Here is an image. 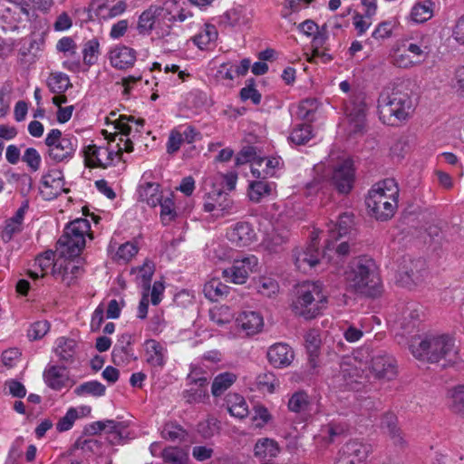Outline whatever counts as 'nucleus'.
I'll use <instances>...</instances> for the list:
<instances>
[{
    "instance_id": "1",
    "label": "nucleus",
    "mask_w": 464,
    "mask_h": 464,
    "mask_svg": "<svg viewBox=\"0 0 464 464\" xmlns=\"http://www.w3.org/2000/svg\"><path fill=\"white\" fill-rule=\"evenodd\" d=\"M346 283L357 294L375 297L382 292V279L375 261L367 256L354 257L344 272Z\"/></svg>"
},
{
    "instance_id": "2",
    "label": "nucleus",
    "mask_w": 464,
    "mask_h": 464,
    "mask_svg": "<svg viewBox=\"0 0 464 464\" xmlns=\"http://www.w3.org/2000/svg\"><path fill=\"white\" fill-rule=\"evenodd\" d=\"M413 111V104L407 87L403 83L390 84L378 99L380 120L391 126L406 121Z\"/></svg>"
},
{
    "instance_id": "3",
    "label": "nucleus",
    "mask_w": 464,
    "mask_h": 464,
    "mask_svg": "<svg viewBox=\"0 0 464 464\" xmlns=\"http://www.w3.org/2000/svg\"><path fill=\"white\" fill-rule=\"evenodd\" d=\"M328 295L320 281H304L297 285L291 309L295 315L311 320L326 308Z\"/></svg>"
},
{
    "instance_id": "4",
    "label": "nucleus",
    "mask_w": 464,
    "mask_h": 464,
    "mask_svg": "<svg viewBox=\"0 0 464 464\" xmlns=\"http://www.w3.org/2000/svg\"><path fill=\"white\" fill-rule=\"evenodd\" d=\"M410 350L416 359L430 363L441 360L454 363L457 357L453 339L445 334L427 335L424 338L414 336L411 340Z\"/></svg>"
},
{
    "instance_id": "5",
    "label": "nucleus",
    "mask_w": 464,
    "mask_h": 464,
    "mask_svg": "<svg viewBox=\"0 0 464 464\" xmlns=\"http://www.w3.org/2000/svg\"><path fill=\"white\" fill-rule=\"evenodd\" d=\"M398 196L399 188L395 180L386 179L373 186L365 203L376 219L385 221L393 217L398 207Z\"/></svg>"
},
{
    "instance_id": "6",
    "label": "nucleus",
    "mask_w": 464,
    "mask_h": 464,
    "mask_svg": "<svg viewBox=\"0 0 464 464\" xmlns=\"http://www.w3.org/2000/svg\"><path fill=\"white\" fill-rule=\"evenodd\" d=\"M46 155L54 163L68 162L78 148V140L71 134H63L58 129L51 130L45 137Z\"/></svg>"
},
{
    "instance_id": "7",
    "label": "nucleus",
    "mask_w": 464,
    "mask_h": 464,
    "mask_svg": "<svg viewBox=\"0 0 464 464\" xmlns=\"http://www.w3.org/2000/svg\"><path fill=\"white\" fill-rule=\"evenodd\" d=\"M90 229V222L84 218L69 223L57 242L61 247H64L63 254L70 258L78 256L85 246V236Z\"/></svg>"
},
{
    "instance_id": "8",
    "label": "nucleus",
    "mask_w": 464,
    "mask_h": 464,
    "mask_svg": "<svg viewBox=\"0 0 464 464\" xmlns=\"http://www.w3.org/2000/svg\"><path fill=\"white\" fill-rule=\"evenodd\" d=\"M175 20L176 15L169 8L151 5L140 15L137 28L140 34L150 33L157 26L169 29Z\"/></svg>"
},
{
    "instance_id": "9",
    "label": "nucleus",
    "mask_w": 464,
    "mask_h": 464,
    "mask_svg": "<svg viewBox=\"0 0 464 464\" xmlns=\"http://www.w3.org/2000/svg\"><path fill=\"white\" fill-rule=\"evenodd\" d=\"M372 451V446L359 440L346 442L339 451L334 464H365Z\"/></svg>"
},
{
    "instance_id": "10",
    "label": "nucleus",
    "mask_w": 464,
    "mask_h": 464,
    "mask_svg": "<svg viewBox=\"0 0 464 464\" xmlns=\"http://www.w3.org/2000/svg\"><path fill=\"white\" fill-rule=\"evenodd\" d=\"M256 265L257 259L254 256L235 260L231 267L223 270L222 275L227 282L241 285L246 283Z\"/></svg>"
},
{
    "instance_id": "11",
    "label": "nucleus",
    "mask_w": 464,
    "mask_h": 464,
    "mask_svg": "<svg viewBox=\"0 0 464 464\" xmlns=\"http://www.w3.org/2000/svg\"><path fill=\"white\" fill-rule=\"evenodd\" d=\"M203 208L206 212H213L216 218H221L231 213L233 209V200L227 193L214 189L208 193Z\"/></svg>"
},
{
    "instance_id": "12",
    "label": "nucleus",
    "mask_w": 464,
    "mask_h": 464,
    "mask_svg": "<svg viewBox=\"0 0 464 464\" xmlns=\"http://www.w3.org/2000/svg\"><path fill=\"white\" fill-rule=\"evenodd\" d=\"M85 165L89 168L105 169L112 164L114 150L94 144L88 145L83 150Z\"/></svg>"
},
{
    "instance_id": "13",
    "label": "nucleus",
    "mask_w": 464,
    "mask_h": 464,
    "mask_svg": "<svg viewBox=\"0 0 464 464\" xmlns=\"http://www.w3.org/2000/svg\"><path fill=\"white\" fill-rule=\"evenodd\" d=\"M396 369L395 359L385 353L372 356L369 367L370 372L375 378L387 380H392L396 376Z\"/></svg>"
},
{
    "instance_id": "14",
    "label": "nucleus",
    "mask_w": 464,
    "mask_h": 464,
    "mask_svg": "<svg viewBox=\"0 0 464 464\" xmlns=\"http://www.w3.org/2000/svg\"><path fill=\"white\" fill-rule=\"evenodd\" d=\"M43 190L41 191L46 199H52L63 192L68 193L69 189L64 188V178L63 172L58 169H51L43 175L41 179Z\"/></svg>"
},
{
    "instance_id": "15",
    "label": "nucleus",
    "mask_w": 464,
    "mask_h": 464,
    "mask_svg": "<svg viewBox=\"0 0 464 464\" xmlns=\"http://www.w3.org/2000/svg\"><path fill=\"white\" fill-rule=\"evenodd\" d=\"M318 243L314 238L306 248H295L293 252V259L297 269L304 272L319 263L320 252Z\"/></svg>"
},
{
    "instance_id": "16",
    "label": "nucleus",
    "mask_w": 464,
    "mask_h": 464,
    "mask_svg": "<svg viewBox=\"0 0 464 464\" xmlns=\"http://www.w3.org/2000/svg\"><path fill=\"white\" fill-rule=\"evenodd\" d=\"M398 272L401 280L405 276L406 283L412 282L417 284L422 280L426 273V262L421 258L411 259V257H403Z\"/></svg>"
},
{
    "instance_id": "17",
    "label": "nucleus",
    "mask_w": 464,
    "mask_h": 464,
    "mask_svg": "<svg viewBox=\"0 0 464 464\" xmlns=\"http://www.w3.org/2000/svg\"><path fill=\"white\" fill-rule=\"evenodd\" d=\"M353 181L354 169L351 161L345 160L334 169L332 182L340 193L347 194L350 192Z\"/></svg>"
},
{
    "instance_id": "18",
    "label": "nucleus",
    "mask_w": 464,
    "mask_h": 464,
    "mask_svg": "<svg viewBox=\"0 0 464 464\" xmlns=\"http://www.w3.org/2000/svg\"><path fill=\"white\" fill-rule=\"evenodd\" d=\"M227 237L234 246L243 247L255 241L256 233L248 222L239 221L227 232Z\"/></svg>"
},
{
    "instance_id": "19",
    "label": "nucleus",
    "mask_w": 464,
    "mask_h": 464,
    "mask_svg": "<svg viewBox=\"0 0 464 464\" xmlns=\"http://www.w3.org/2000/svg\"><path fill=\"white\" fill-rule=\"evenodd\" d=\"M267 359L271 365L276 368H283L291 364L294 360V352L285 343H278L269 347Z\"/></svg>"
},
{
    "instance_id": "20",
    "label": "nucleus",
    "mask_w": 464,
    "mask_h": 464,
    "mask_svg": "<svg viewBox=\"0 0 464 464\" xmlns=\"http://www.w3.org/2000/svg\"><path fill=\"white\" fill-rule=\"evenodd\" d=\"M235 324L238 330L249 336L261 330L263 326V318L256 312H243L237 317Z\"/></svg>"
},
{
    "instance_id": "21",
    "label": "nucleus",
    "mask_w": 464,
    "mask_h": 464,
    "mask_svg": "<svg viewBox=\"0 0 464 464\" xmlns=\"http://www.w3.org/2000/svg\"><path fill=\"white\" fill-rule=\"evenodd\" d=\"M144 346L147 363L161 370L166 363V348L154 339L147 340Z\"/></svg>"
},
{
    "instance_id": "22",
    "label": "nucleus",
    "mask_w": 464,
    "mask_h": 464,
    "mask_svg": "<svg viewBox=\"0 0 464 464\" xmlns=\"http://www.w3.org/2000/svg\"><path fill=\"white\" fill-rule=\"evenodd\" d=\"M111 64L117 69L131 67L136 61V52L127 46H116L110 53Z\"/></svg>"
},
{
    "instance_id": "23",
    "label": "nucleus",
    "mask_w": 464,
    "mask_h": 464,
    "mask_svg": "<svg viewBox=\"0 0 464 464\" xmlns=\"http://www.w3.org/2000/svg\"><path fill=\"white\" fill-rule=\"evenodd\" d=\"M340 371L345 381L357 382L359 379L367 377L362 362L356 357H343L340 363Z\"/></svg>"
},
{
    "instance_id": "24",
    "label": "nucleus",
    "mask_w": 464,
    "mask_h": 464,
    "mask_svg": "<svg viewBox=\"0 0 464 464\" xmlns=\"http://www.w3.org/2000/svg\"><path fill=\"white\" fill-rule=\"evenodd\" d=\"M139 199L146 202L150 207L155 208L160 202L162 194L160 191V185L155 182H146L140 185L138 189Z\"/></svg>"
},
{
    "instance_id": "25",
    "label": "nucleus",
    "mask_w": 464,
    "mask_h": 464,
    "mask_svg": "<svg viewBox=\"0 0 464 464\" xmlns=\"http://www.w3.org/2000/svg\"><path fill=\"white\" fill-rule=\"evenodd\" d=\"M225 403L228 412L238 419L248 415V407L243 396L237 393H228L226 396Z\"/></svg>"
},
{
    "instance_id": "26",
    "label": "nucleus",
    "mask_w": 464,
    "mask_h": 464,
    "mask_svg": "<svg viewBox=\"0 0 464 464\" xmlns=\"http://www.w3.org/2000/svg\"><path fill=\"white\" fill-rule=\"evenodd\" d=\"M63 370L64 368L63 367L53 365L44 371V381L53 390L59 391L66 385L68 378L63 373Z\"/></svg>"
},
{
    "instance_id": "27",
    "label": "nucleus",
    "mask_w": 464,
    "mask_h": 464,
    "mask_svg": "<svg viewBox=\"0 0 464 464\" xmlns=\"http://www.w3.org/2000/svg\"><path fill=\"white\" fill-rule=\"evenodd\" d=\"M76 342L72 339L61 337L57 340L55 354L65 363H72L76 353Z\"/></svg>"
},
{
    "instance_id": "28",
    "label": "nucleus",
    "mask_w": 464,
    "mask_h": 464,
    "mask_svg": "<svg viewBox=\"0 0 464 464\" xmlns=\"http://www.w3.org/2000/svg\"><path fill=\"white\" fill-rule=\"evenodd\" d=\"M351 129L353 133H361L365 128V105L360 103L352 109L347 108Z\"/></svg>"
},
{
    "instance_id": "29",
    "label": "nucleus",
    "mask_w": 464,
    "mask_h": 464,
    "mask_svg": "<svg viewBox=\"0 0 464 464\" xmlns=\"http://www.w3.org/2000/svg\"><path fill=\"white\" fill-rule=\"evenodd\" d=\"M236 381L237 375L233 372H226L219 373L214 378L212 382V395L214 397L222 395Z\"/></svg>"
},
{
    "instance_id": "30",
    "label": "nucleus",
    "mask_w": 464,
    "mask_h": 464,
    "mask_svg": "<svg viewBox=\"0 0 464 464\" xmlns=\"http://www.w3.org/2000/svg\"><path fill=\"white\" fill-rule=\"evenodd\" d=\"M279 452L277 443L271 439H261L257 440L254 448L255 456L260 459H270L276 457Z\"/></svg>"
},
{
    "instance_id": "31",
    "label": "nucleus",
    "mask_w": 464,
    "mask_h": 464,
    "mask_svg": "<svg viewBox=\"0 0 464 464\" xmlns=\"http://www.w3.org/2000/svg\"><path fill=\"white\" fill-rule=\"evenodd\" d=\"M433 3L424 0L414 5L411 12V19L416 23H424L433 15Z\"/></svg>"
},
{
    "instance_id": "32",
    "label": "nucleus",
    "mask_w": 464,
    "mask_h": 464,
    "mask_svg": "<svg viewBox=\"0 0 464 464\" xmlns=\"http://www.w3.org/2000/svg\"><path fill=\"white\" fill-rule=\"evenodd\" d=\"M114 0H106L96 7L97 14L102 18L115 17L121 14L126 9V4L123 1H118L111 5Z\"/></svg>"
},
{
    "instance_id": "33",
    "label": "nucleus",
    "mask_w": 464,
    "mask_h": 464,
    "mask_svg": "<svg viewBox=\"0 0 464 464\" xmlns=\"http://www.w3.org/2000/svg\"><path fill=\"white\" fill-rule=\"evenodd\" d=\"M288 240V234L285 231L278 232L274 231L269 234L263 244L265 248L270 253H279L284 249V245Z\"/></svg>"
},
{
    "instance_id": "34",
    "label": "nucleus",
    "mask_w": 464,
    "mask_h": 464,
    "mask_svg": "<svg viewBox=\"0 0 464 464\" xmlns=\"http://www.w3.org/2000/svg\"><path fill=\"white\" fill-rule=\"evenodd\" d=\"M47 85L53 93L61 94L72 86L67 74L63 72L51 73L47 79Z\"/></svg>"
},
{
    "instance_id": "35",
    "label": "nucleus",
    "mask_w": 464,
    "mask_h": 464,
    "mask_svg": "<svg viewBox=\"0 0 464 464\" xmlns=\"http://www.w3.org/2000/svg\"><path fill=\"white\" fill-rule=\"evenodd\" d=\"M205 296L211 301H218L228 293V287L218 279L206 283L203 288Z\"/></svg>"
},
{
    "instance_id": "36",
    "label": "nucleus",
    "mask_w": 464,
    "mask_h": 464,
    "mask_svg": "<svg viewBox=\"0 0 464 464\" xmlns=\"http://www.w3.org/2000/svg\"><path fill=\"white\" fill-rule=\"evenodd\" d=\"M272 191V184L265 180L254 181L249 185L248 197L253 202H259Z\"/></svg>"
},
{
    "instance_id": "37",
    "label": "nucleus",
    "mask_w": 464,
    "mask_h": 464,
    "mask_svg": "<svg viewBox=\"0 0 464 464\" xmlns=\"http://www.w3.org/2000/svg\"><path fill=\"white\" fill-rule=\"evenodd\" d=\"M106 387L98 381L86 382L74 389V393L78 396L92 395L100 397L104 395Z\"/></svg>"
},
{
    "instance_id": "38",
    "label": "nucleus",
    "mask_w": 464,
    "mask_h": 464,
    "mask_svg": "<svg viewBox=\"0 0 464 464\" xmlns=\"http://www.w3.org/2000/svg\"><path fill=\"white\" fill-rule=\"evenodd\" d=\"M353 226V216L352 214L343 213L339 216L337 223L334 225L335 229H330L331 237L337 238L347 235Z\"/></svg>"
},
{
    "instance_id": "39",
    "label": "nucleus",
    "mask_w": 464,
    "mask_h": 464,
    "mask_svg": "<svg viewBox=\"0 0 464 464\" xmlns=\"http://www.w3.org/2000/svg\"><path fill=\"white\" fill-rule=\"evenodd\" d=\"M313 137V130L310 124H300L294 128L289 140L296 145L306 144Z\"/></svg>"
},
{
    "instance_id": "40",
    "label": "nucleus",
    "mask_w": 464,
    "mask_h": 464,
    "mask_svg": "<svg viewBox=\"0 0 464 464\" xmlns=\"http://www.w3.org/2000/svg\"><path fill=\"white\" fill-rule=\"evenodd\" d=\"M112 362L117 366H123L130 363V361L136 360L132 348L122 346H114L111 353Z\"/></svg>"
},
{
    "instance_id": "41",
    "label": "nucleus",
    "mask_w": 464,
    "mask_h": 464,
    "mask_svg": "<svg viewBox=\"0 0 464 464\" xmlns=\"http://www.w3.org/2000/svg\"><path fill=\"white\" fill-rule=\"evenodd\" d=\"M309 398L306 392L300 391L295 392L288 401V409L293 412H303L307 411Z\"/></svg>"
},
{
    "instance_id": "42",
    "label": "nucleus",
    "mask_w": 464,
    "mask_h": 464,
    "mask_svg": "<svg viewBox=\"0 0 464 464\" xmlns=\"http://www.w3.org/2000/svg\"><path fill=\"white\" fill-rule=\"evenodd\" d=\"M83 62L87 65L96 63L100 53V44L96 38H92L84 44L83 50Z\"/></svg>"
},
{
    "instance_id": "43",
    "label": "nucleus",
    "mask_w": 464,
    "mask_h": 464,
    "mask_svg": "<svg viewBox=\"0 0 464 464\" xmlns=\"http://www.w3.org/2000/svg\"><path fill=\"white\" fill-rule=\"evenodd\" d=\"M162 458L171 464H185L188 460V453L178 447H169L162 451Z\"/></svg>"
},
{
    "instance_id": "44",
    "label": "nucleus",
    "mask_w": 464,
    "mask_h": 464,
    "mask_svg": "<svg viewBox=\"0 0 464 464\" xmlns=\"http://www.w3.org/2000/svg\"><path fill=\"white\" fill-rule=\"evenodd\" d=\"M218 38V31L212 24H206L202 32L194 37V43L200 49H204L209 43Z\"/></svg>"
},
{
    "instance_id": "45",
    "label": "nucleus",
    "mask_w": 464,
    "mask_h": 464,
    "mask_svg": "<svg viewBox=\"0 0 464 464\" xmlns=\"http://www.w3.org/2000/svg\"><path fill=\"white\" fill-rule=\"evenodd\" d=\"M159 205L160 206L161 221L164 225H169L177 217L174 201L171 198H162Z\"/></svg>"
},
{
    "instance_id": "46",
    "label": "nucleus",
    "mask_w": 464,
    "mask_h": 464,
    "mask_svg": "<svg viewBox=\"0 0 464 464\" xmlns=\"http://www.w3.org/2000/svg\"><path fill=\"white\" fill-rule=\"evenodd\" d=\"M392 63L399 68L407 69L419 65V61H415L409 52L406 51V48L403 47V49H398L394 53L392 56Z\"/></svg>"
},
{
    "instance_id": "47",
    "label": "nucleus",
    "mask_w": 464,
    "mask_h": 464,
    "mask_svg": "<svg viewBox=\"0 0 464 464\" xmlns=\"http://www.w3.org/2000/svg\"><path fill=\"white\" fill-rule=\"evenodd\" d=\"M344 431L345 427L343 425L336 422H330L322 427L320 436L327 443H332L334 441L336 437L343 434Z\"/></svg>"
},
{
    "instance_id": "48",
    "label": "nucleus",
    "mask_w": 464,
    "mask_h": 464,
    "mask_svg": "<svg viewBox=\"0 0 464 464\" xmlns=\"http://www.w3.org/2000/svg\"><path fill=\"white\" fill-rule=\"evenodd\" d=\"M183 399L188 404L205 402L209 398L208 390L205 388H190L182 392Z\"/></svg>"
},
{
    "instance_id": "49",
    "label": "nucleus",
    "mask_w": 464,
    "mask_h": 464,
    "mask_svg": "<svg viewBox=\"0 0 464 464\" xmlns=\"http://www.w3.org/2000/svg\"><path fill=\"white\" fill-rule=\"evenodd\" d=\"M451 411L464 417V384L458 385L451 391Z\"/></svg>"
},
{
    "instance_id": "50",
    "label": "nucleus",
    "mask_w": 464,
    "mask_h": 464,
    "mask_svg": "<svg viewBox=\"0 0 464 464\" xmlns=\"http://www.w3.org/2000/svg\"><path fill=\"white\" fill-rule=\"evenodd\" d=\"M403 47L406 48V51L409 52L415 61H419V64L424 62L430 53L429 46L424 45L422 43H410L409 44H404Z\"/></svg>"
},
{
    "instance_id": "51",
    "label": "nucleus",
    "mask_w": 464,
    "mask_h": 464,
    "mask_svg": "<svg viewBox=\"0 0 464 464\" xmlns=\"http://www.w3.org/2000/svg\"><path fill=\"white\" fill-rule=\"evenodd\" d=\"M102 447V443L93 438H79L74 443V448L82 450L84 453H100Z\"/></svg>"
},
{
    "instance_id": "52",
    "label": "nucleus",
    "mask_w": 464,
    "mask_h": 464,
    "mask_svg": "<svg viewBox=\"0 0 464 464\" xmlns=\"http://www.w3.org/2000/svg\"><path fill=\"white\" fill-rule=\"evenodd\" d=\"M256 289L264 296L271 297L279 290L277 282L269 277H262L258 280Z\"/></svg>"
},
{
    "instance_id": "53",
    "label": "nucleus",
    "mask_w": 464,
    "mask_h": 464,
    "mask_svg": "<svg viewBox=\"0 0 464 464\" xmlns=\"http://www.w3.org/2000/svg\"><path fill=\"white\" fill-rule=\"evenodd\" d=\"M256 383L260 391L271 393L277 384V380L272 372H263L256 377Z\"/></svg>"
},
{
    "instance_id": "54",
    "label": "nucleus",
    "mask_w": 464,
    "mask_h": 464,
    "mask_svg": "<svg viewBox=\"0 0 464 464\" xmlns=\"http://www.w3.org/2000/svg\"><path fill=\"white\" fill-rule=\"evenodd\" d=\"M50 324L48 321H37L34 323L27 332V336L30 340L35 341L43 338L49 331Z\"/></svg>"
},
{
    "instance_id": "55",
    "label": "nucleus",
    "mask_w": 464,
    "mask_h": 464,
    "mask_svg": "<svg viewBox=\"0 0 464 464\" xmlns=\"http://www.w3.org/2000/svg\"><path fill=\"white\" fill-rule=\"evenodd\" d=\"M22 160L27 164L32 171H37L41 165V156L34 148L25 150Z\"/></svg>"
},
{
    "instance_id": "56",
    "label": "nucleus",
    "mask_w": 464,
    "mask_h": 464,
    "mask_svg": "<svg viewBox=\"0 0 464 464\" xmlns=\"http://www.w3.org/2000/svg\"><path fill=\"white\" fill-rule=\"evenodd\" d=\"M305 346L309 353L314 354L320 347L321 338L317 330L311 329L304 334Z\"/></svg>"
},
{
    "instance_id": "57",
    "label": "nucleus",
    "mask_w": 464,
    "mask_h": 464,
    "mask_svg": "<svg viewBox=\"0 0 464 464\" xmlns=\"http://www.w3.org/2000/svg\"><path fill=\"white\" fill-rule=\"evenodd\" d=\"M77 418L78 413L76 410L73 408L69 409L66 414L56 423V430L60 432L70 430Z\"/></svg>"
},
{
    "instance_id": "58",
    "label": "nucleus",
    "mask_w": 464,
    "mask_h": 464,
    "mask_svg": "<svg viewBox=\"0 0 464 464\" xmlns=\"http://www.w3.org/2000/svg\"><path fill=\"white\" fill-rule=\"evenodd\" d=\"M186 435L185 430L178 425L167 423L162 430V436L170 440H182Z\"/></svg>"
},
{
    "instance_id": "59",
    "label": "nucleus",
    "mask_w": 464,
    "mask_h": 464,
    "mask_svg": "<svg viewBox=\"0 0 464 464\" xmlns=\"http://www.w3.org/2000/svg\"><path fill=\"white\" fill-rule=\"evenodd\" d=\"M53 256L54 253L53 251H46L41 255H39L34 261V266H38L43 272L41 277L45 275V271L49 269L51 266L53 267Z\"/></svg>"
},
{
    "instance_id": "60",
    "label": "nucleus",
    "mask_w": 464,
    "mask_h": 464,
    "mask_svg": "<svg viewBox=\"0 0 464 464\" xmlns=\"http://www.w3.org/2000/svg\"><path fill=\"white\" fill-rule=\"evenodd\" d=\"M138 253V247L130 242L120 246L116 252V257L118 260L128 262Z\"/></svg>"
},
{
    "instance_id": "61",
    "label": "nucleus",
    "mask_w": 464,
    "mask_h": 464,
    "mask_svg": "<svg viewBox=\"0 0 464 464\" xmlns=\"http://www.w3.org/2000/svg\"><path fill=\"white\" fill-rule=\"evenodd\" d=\"M231 314L227 307H220L210 311V319L218 325H225L231 322Z\"/></svg>"
},
{
    "instance_id": "62",
    "label": "nucleus",
    "mask_w": 464,
    "mask_h": 464,
    "mask_svg": "<svg viewBox=\"0 0 464 464\" xmlns=\"http://www.w3.org/2000/svg\"><path fill=\"white\" fill-rule=\"evenodd\" d=\"M381 429L387 433V435L399 430L397 416L392 412L385 413L382 418Z\"/></svg>"
},
{
    "instance_id": "63",
    "label": "nucleus",
    "mask_w": 464,
    "mask_h": 464,
    "mask_svg": "<svg viewBox=\"0 0 464 464\" xmlns=\"http://www.w3.org/2000/svg\"><path fill=\"white\" fill-rule=\"evenodd\" d=\"M21 231L22 225L9 218L6 220L5 227L2 232V239L7 243L12 240L14 235L20 233Z\"/></svg>"
},
{
    "instance_id": "64",
    "label": "nucleus",
    "mask_w": 464,
    "mask_h": 464,
    "mask_svg": "<svg viewBox=\"0 0 464 464\" xmlns=\"http://www.w3.org/2000/svg\"><path fill=\"white\" fill-rule=\"evenodd\" d=\"M183 142V135L177 130H172L167 142V151L169 154L177 152Z\"/></svg>"
}]
</instances>
